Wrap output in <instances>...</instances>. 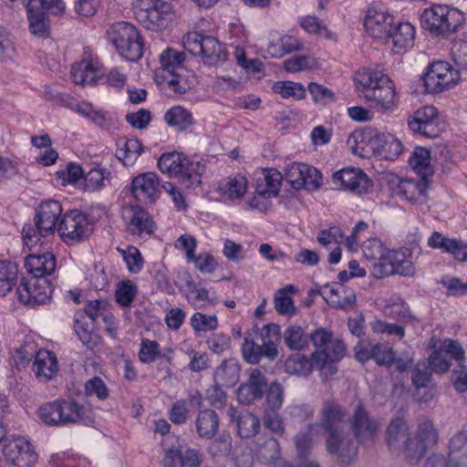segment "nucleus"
Returning a JSON list of instances; mask_svg holds the SVG:
<instances>
[{"mask_svg": "<svg viewBox=\"0 0 467 467\" xmlns=\"http://www.w3.org/2000/svg\"><path fill=\"white\" fill-rule=\"evenodd\" d=\"M355 82L364 99L372 103L380 112L393 110L397 107L398 97L394 83L379 66H369L358 70Z\"/></svg>", "mask_w": 467, "mask_h": 467, "instance_id": "nucleus-1", "label": "nucleus"}, {"mask_svg": "<svg viewBox=\"0 0 467 467\" xmlns=\"http://www.w3.org/2000/svg\"><path fill=\"white\" fill-rule=\"evenodd\" d=\"M39 419L48 426H64L70 423L88 425L93 421L89 410L75 400H54L38 409Z\"/></svg>", "mask_w": 467, "mask_h": 467, "instance_id": "nucleus-2", "label": "nucleus"}, {"mask_svg": "<svg viewBox=\"0 0 467 467\" xmlns=\"http://www.w3.org/2000/svg\"><path fill=\"white\" fill-rule=\"evenodd\" d=\"M311 340L317 350L313 353L314 363L317 369L327 371L329 375L337 372L335 363L346 355V346L342 340L334 338L333 335L324 328L317 329L311 334Z\"/></svg>", "mask_w": 467, "mask_h": 467, "instance_id": "nucleus-3", "label": "nucleus"}, {"mask_svg": "<svg viewBox=\"0 0 467 467\" xmlns=\"http://www.w3.org/2000/svg\"><path fill=\"white\" fill-rule=\"evenodd\" d=\"M62 211V206L58 201L47 200L42 202L36 209L35 227L26 225L23 228L22 234L25 244L28 247H32L40 241V237L53 234Z\"/></svg>", "mask_w": 467, "mask_h": 467, "instance_id": "nucleus-4", "label": "nucleus"}, {"mask_svg": "<svg viewBox=\"0 0 467 467\" xmlns=\"http://www.w3.org/2000/svg\"><path fill=\"white\" fill-rule=\"evenodd\" d=\"M107 37L118 53L129 61L139 60L143 54V43L137 28L129 22H116L107 29Z\"/></svg>", "mask_w": 467, "mask_h": 467, "instance_id": "nucleus-5", "label": "nucleus"}, {"mask_svg": "<svg viewBox=\"0 0 467 467\" xmlns=\"http://www.w3.org/2000/svg\"><path fill=\"white\" fill-rule=\"evenodd\" d=\"M158 167L162 173L179 178L187 187L201 183L202 166L177 151L163 153L159 158Z\"/></svg>", "mask_w": 467, "mask_h": 467, "instance_id": "nucleus-6", "label": "nucleus"}, {"mask_svg": "<svg viewBox=\"0 0 467 467\" xmlns=\"http://www.w3.org/2000/svg\"><path fill=\"white\" fill-rule=\"evenodd\" d=\"M463 20L464 16L460 10L446 5H433L420 15L422 28L435 36L456 31Z\"/></svg>", "mask_w": 467, "mask_h": 467, "instance_id": "nucleus-7", "label": "nucleus"}, {"mask_svg": "<svg viewBox=\"0 0 467 467\" xmlns=\"http://www.w3.org/2000/svg\"><path fill=\"white\" fill-rule=\"evenodd\" d=\"M386 441L390 451H402L410 464H417L424 456V446L415 443L407 422L401 418L392 420L386 431Z\"/></svg>", "mask_w": 467, "mask_h": 467, "instance_id": "nucleus-8", "label": "nucleus"}, {"mask_svg": "<svg viewBox=\"0 0 467 467\" xmlns=\"http://www.w3.org/2000/svg\"><path fill=\"white\" fill-rule=\"evenodd\" d=\"M134 14L140 24L149 30L157 31L168 26L173 9L165 0H137Z\"/></svg>", "mask_w": 467, "mask_h": 467, "instance_id": "nucleus-9", "label": "nucleus"}, {"mask_svg": "<svg viewBox=\"0 0 467 467\" xmlns=\"http://www.w3.org/2000/svg\"><path fill=\"white\" fill-rule=\"evenodd\" d=\"M183 46L191 54L201 56L205 64L217 66L226 60V52L213 36L190 33L183 38Z\"/></svg>", "mask_w": 467, "mask_h": 467, "instance_id": "nucleus-10", "label": "nucleus"}, {"mask_svg": "<svg viewBox=\"0 0 467 467\" xmlns=\"http://www.w3.org/2000/svg\"><path fill=\"white\" fill-rule=\"evenodd\" d=\"M460 79L459 71L446 61L433 62L423 77L426 91L431 94L443 92L455 86Z\"/></svg>", "mask_w": 467, "mask_h": 467, "instance_id": "nucleus-11", "label": "nucleus"}, {"mask_svg": "<svg viewBox=\"0 0 467 467\" xmlns=\"http://www.w3.org/2000/svg\"><path fill=\"white\" fill-rule=\"evenodd\" d=\"M332 184L337 190L360 196L373 187L372 181L359 168L347 167L332 174Z\"/></svg>", "mask_w": 467, "mask_h": 467, "instance_id": "nucleus-12", "label": "nucleus"}, {"mask_svg": "<svg viewBox=\"0 0 467 467\" xmlns=\"http://www.w3.org/2000/svg\"><path fill=\"white\" fill-rule=\"evenodd\" d=\"M285 179L296 190L316 191L323 184L321 172L315 167L302 162L287 165Z\"/></svg>", "mask_w": 467, "mask_h": 467, "instance_id": "nucleus-13", "label": "nucleus"}, {"mask_svg": "<svg viewBox=\"0 0 467 467\" xmlns=\"http://www.w3.org/2000/svg\"><path fill=\"white\" fill-rule=\"evenodd\" d=\"M57 232L67 244L78 242L88 236L90 232L88 219L82 212L70 210L62 215Z\"/></svg>", "mask_w": 467, "mask_h": 467, "instance_id": "nucleus-14", "label": "nucleus"}, {"mask_svg": "<svg viewBox=\"0 0 467 467\" xmlns=\"http://www.w3.org/2000/svg\"><path fill=\"white\" fill-rule=\"evenodd\" d=\"M3 454L10 467H31L37 461L31 443L20 436L5 442Z\"/></svg>", "mask_w": 467, "mask_h": 467, "instance_id": "nucleus-15", "label": "nucleus"}, {"mask_svg": "<svg viewBox=\"0 0 467 467\" xmlns=\"http://www.w3.org/2000/svg\"><path fill=\"white\" fill-rule=\"evenodd\" d=\"M418 250V254H420V247L418 244H415L412 248L402 247L398 250L389 251L384 258L383 262L379 264L380 266L387 267L389 269L384 271V275L399 274L405 276H411L415 273V267L411 260L413 251Z\"/></svg>", "mask_w": 467, "mask_h": 467, "instance_id": "nucleus-16", "label": "nucleus"}, {"mask_svg": "<svg viewBox=\"0 0 467 467\" xmlns=\"http://www.w3.org/2000/svg\"><path fill=\"white\" fill-rule=\"evenodd\" d=\"M408 124L412 131L427 138H436L442 130L437 109L429 105L417 109Z\"/></svg>", "mask_w": 467, "mask_h": 467, "instance_id": "nucleus-17", "label": "nucleus"}, {"mask_svg": "<svg viewBox=\"0 0 467 467\" xmlns=\"http://www.w3.org/2000/svg\"><path fill=\"white\" fill-rule=\"evenodd\" d=\"M52 292L51 284L46 278H32L16 290L19 301L32 306L49 302Z\"/></svg>", "mask_w": 467, "mask_h": 467, "instance_id": "nucleus-18", "label": "nucleus"}, {"mask_svg": "<svg viewBox=\"0 0 467 467\" xmlns=\"http://www.w3.org/2000/svg\"><path fill=\"white\" fill-rule=\"evenodd\" d=\"M121 217L127 231L132 235H150L154 231V223L149 213L138 205H127L121 210Z\"/></svg>", "mask_w": 467, "mask_h": 467, "instance_id": "nucleus-19", "label": "nucleus"}, {"mask_svg": "<svg viewBox=\"0 0 467 467\" xmlns=\"http://www.w3.org/2000/svg\"><path fill=\"white\" fill-rule=\"evenodd\" d=\"M326 448L328 453L337 455L342 465L349 464L356 459L358 446L348 432L344 430L327 436Z\"/></svg>", "mask_w": 467, "mask_h": 467, "instance_id": "nucleus-20", "label": "nucleus"}, {"mask_svg": "<svg viewBox=\"0 0 467 467\" xmlns=\"http://www.w3.org/2000/svg\"><path fill=\"white\" fill-rule=\"evenodd\" d=\"M394 26V17L387 10L369 7L364 18V27L368 35L378 39H389Z\"/></svg>", "mask_w": 467, "mask_h": 467, "instance_id": "nucleus-21", "label": "nucleus"}, {"mask_svg": "<svg viewBox=\"0 0 467 467\" xmlns=\"http://www.w3.org/2000/svg\"><path fill=\"white\" fill-rule=\"evenodd\" d=\"M350 423L355 437L361 443L372 441L379 428L378 420L369 415L361 403L356 407Z\"/></svg>", "mask_w": 467, "mask_h": 467, "instance_id": "nucleus-22", "label": "nucleus"}, {"mask_svg": "<svg viewBox=\"0 0 467 467\" xmlns=\"http://www.w3.org/2000/svg\"><path fill=\"white\" fill-rule=\"evenodd\" d=\"M347 417L346 410L336 400L330 399L323 402L320 410V429L327 436L343 431L341 424Z\"/></svg>", "mask_w": 467, "mask_h": 467, "instance_id": "nucleus-23", "label": "nucleus"}, {"mask_svg": "<svg viewBox=\"0 0 467 467\" xmlns=\"http://www.w3.org/2000/svg\"><path fill=\"white\" fill-rule=\"evenodd\" d=\"M159 177L154 172L136 176L131 183L133 196L142 202H154L160 194Z\"/></svg>", "mask_w": 467, "mask_h": 467, "instance_id": "nucleus-24", "label": "nucleus"}, {"mask_svg": "<svg viewBox=\"0 0 467 467\" xmlns=\"http://www.w3.org/2000/svg\"><path fill=\"white\" fill-rule=\"evenodd\" d=\"M102 74L101 64L91 56L75 63L70 71L73 82L78 85L94 84Z\"/></svg>", "mask_w": 467, "mask_h": 467, "instance_id": "nucleus-25", "label": "nucleus"}, {"mask_svg": "<svg viewBox=\"0 0 467 467\" xmlns=\"http://www.w3.org/2000/svg\"><path fill=\"white\" fill-rule=\"evenodd\" d=\"M266 386L265 375L259 369H254L248 380L243 383L237 390V399L242 404H250L261 399Z\"/></svg>", "mask_w": 467, "mask_h": 467, "instance_id": "nucleus-26", "label": "nucleus"}, {"mask_svg": "<svg viewBox=\"0 0 467 467\" xmlns=\"http://www.w3.org/2000/svg\"><path fill=\"white\" fill-rule=\"evenodd\" d=\"M370 149L386 160H394L402 152V143L390 133L377 134L369 139Z\"/></svg>", "mask_w": 467, "mask_h": 467, "instance_id": "nucleus-27", "label": "nucleus"}, {"mask_svg": "<svg viewBox=\"0 0 467 467\" xmlns=\"http://www.w3.org/2000/svg\"><path fill=\"white\" fill-rule=\"evenodd\" d=\"M56 265V257L51 252L32 254L25 260V267L32 275V278H46L55 272Z\"/></svg>", "mask_w": 467, "mask_h": 467, "instance_id": "nucleus-28", "label": "nucleus"}, {"mask_svg": "<svg viewBox=\"0 0 467 467\" xmlns=\"http://www.w3.org/2000/svg\"><path fill=\"white\" fill-rule=\"evenodd\" d=\"M392 191L397 195L410 202H417L424 197L427 190V180L416 182L410 179L396 178L391 182Z\"/></svg>", "mask_w": 467, "mask_h": 467, "instance_id": "nucleus-29", "label": "nucleus"}, {"mask_svg": "<svg viewBox=\"0 0 467 467\" xmlns=\"http://www.w3.org/2000/svg\"><path fill=\"white\" fill-rule=\"evenodd\" d=\"M254 452L259 462L264 464L271 465L280 461V445L276 439L262 435L254 441Z\"/></svg>", "mask_w": 467, "mask_h": 467, "instance_id": "nucleus-30", "label": "nucleus"}, {"mask_svg": "<svg viewBox=\"0 0 467 467\" xmlns=\"http://www.w3.org/2000/svg\"><path fill=\"white\" fill-rule=\"evenodd\" d=\"M33 370L39 380L44 382L50 380L57 372L56 355L46 349L38 350L35 355Z\"/></svg>", "mask_w": 467, "mask_h": 467, "instance_id": "nucleus-31", "label": "nucleus"}, {"mask_svg": "<svg viewBox=\"0 0 467 467\" xmlns=\"http://www.w3.org/2000/svg\"><path fill=\"white\" fill-rule=\"evenodd\" d=\"M410 166L422 180H427L434 174L431 162V152L425 147H416L409 159Z\"/></svg>", "mask_w": 467, "mask_h": 467, "instance_id": "nucleus-32", "label": "nucleus"}, {"mask_svg": "<svg viewBox=\"0 0 467 467\" xmlns=\"http://www.w3.org/2000/svg\"><path fill=\"white\" fill-rule=\"evenodd\" d=\"M448 467L467 466V433L460 432L450 441Z\"/></svg>", "mask_w": 467, "mask_h": 467, "instance_id": "nucleus-33", "label": "nucleus"}, {"mask_svg": "<svg viewBox=\"0 0 467 467\" xmlns=\"http://www.w3.org/2000/svg\"><path fill=\"white\" fill-rule=\"evenodd\" d=\"M247 179L243 175L228 177L218 184L221 195L229 201L241 199L247 191Z\"/></svg>", "mask_w": 467, "mask_h": 467, "instance_id": "nucleus-34", "label": "nucleus"}, {"mask_svg": "<svg viewBox=\"0 0 467 467\" xmlns=\"http://www.w3.org/2000/svg\"><path fill=\"white\" fill-rule=\"evenodd\" d=\"M185 57L182 52H179L172 48L165 49L160 55L161 67L157 69L156 77L170 76V74H177L183 69L182 64Z\"/></svg>", "mask_w": 467, "mask_h": 467, "instance_id": "nucleus-35", "label": "nucleus"}, {"mask_svg": "<svg viewBox=\"0 0 467 467\" xmlns=\"http://www.w3.org/2000/svg\"><path fill=\"white\" fill-rule=\"evenodd\" d=\"M389 38L397 52H401L414 44L415 27L409 22L394 24Z\"/></svg>", "mask_w": 467, "mask_h": 467, "instance_id": "nucleus-36", "label": "nucleus"}, {"mask_svg": "<svg viewBox=\"0 0 467 467\" xmlns=\"http://www.w3.org/2000/svg\"><path fill=\"white\" fill-rule=\"evenodd\" d=\"M219 429V417L213 410H201L196 418V431L200 437L212 439Z\"/></svg>", "mask_w": 467, "mask_h": 467, "instance_id": "nucleus-37", "label": "nucleus"}, {"mask_svg": "<svg viewBox=\"0 0 467 467\" xmlns=\"http://www.w3.org/2000/svg\"><path fill=\"white\" fill-rule=\"evenodd\" d=\"M240 367L234 360H224L214 372V382L217 386L229 388L239 379Z\"/></svg>", "mask_w": 467, "mask_h": 467, "instance_id": "nucleus-38", "label": "nucleus"}, {"mask_svg": "<svg viewBox=\"0 0 467 467\" xmlns=\"http://www.w3.org/2000/svg\"><path fill=\"white\" fill-rule=\"evenodd\" d=\"M262 343L265 346V357L274 360L277 355V344L281 339L280 327L275 324H267L261 331Z\"/></svg>", "mask_w": 467, "mask_h": 467, "instance_id": "nucleus-39", "label": "nucleus"}, {"mask_svg": "<svg viewBox=\"0 0 467 467\" xmlns=\"http://www.w3.org/2000/svg\"><path fill=\"white\" fill-rule=\"evenodd\" d=\"M283 176L275 169H268L263 172V177L256 181V191L272 197L278 194Z\"/></svg>", "mask_w": 467, "mask_h": 467, "instance_id": "nucleus-40", "label": "nucleus"}, {"mask_svg": "<svg viewBox=\"0 0 467 467\" xmlns=\"http://www.w3.org/2000/svg\"><path fill=\"white\" fill-rule=\"evenodd\" d=\"M285 371L290 374L306 376L312 369H317V365L314 363V355L308 359L306 356L296 353L291 355L285 362Z\"/></svg>", "mask_w": 467, "mask_h": 467, "instance_id": "nucleus-41", "label": "nucleus"}, {"mask_svg": "<svg viewBox=\"0 0 467 467\" xmlns=\"http://www.w3.org/2000/svg\"><path fill=\"white\" fill-rule=\"evenodd\" d=\"M164 119L169 126L174 127L178 130L187 129L193 122L192 112L182 106H174L168 109Z\"/></svg>", "mask_w": 467, "mask_h": 467, "instance_id": "nucleus-42", "label": "nucleus"}, {"mask_svg": "<svg viewBox=\"0 0 467 467\" xmlns=\"http://www.w3.org/2000/svg\"><path fill=\"white\" fill-rule=\"evenodd\" d=\"M17 280V266L8 260H0V296L9 293Z\"/></svg>", "mask_w": 467, "mask_h": 467, "instance_id": "nucleus-43", "label": "nucleus"}, {"mask_svg": "<svg viewBox=\"0 0 467 467\" xmlns=\"http://www.w3.org/2000/svg\"><path fill=\"white\" fill-rule=\"evenodd\" d=\"M237 432L243 439L255 436L260 429L259 419L249 411L241 412L236 420Z\"/></svg>", "mask_w": 467, "mask_h": 467, "instance_id": "nucleus-44", "label": "nucleus"}, {"mask_svg": "<svg viewBox=\"0 0 467 467\" xmlns=\"http://www.w3.org/2000/svg\"><path fill=\"white\" fill-rule=\"evenodd\" d=\"M141 152L142 145L140 141L138 139H129L125 141L122 148L117 150L116 156L124 165L131 166L135 163Z\"/></svg>", "mask_w": 467, "mask_h": 467, "instance_id": "nucleus-45", "label": "nucleus"}, {"mask_svg": "<svg viewBox=\"0 0 467 467\" xmlns=\"http://www.w3.org/2000/svg\"><path fill=\"white\" fill-rule=\"evenodd\" d=\"M283 337L287 348L293 350L303 349L308 344V336L300 326L288 327L285 330Z\"/></svg>", "mask_w": 467, "mask_h": 467, "instance_id": "nucleus-46", "label": "nucleus"}, {"mask_svg": "<svg viewBox=\"0 0 467 467\" xmlns=\"http://www.w3.org/2000/svg\"><path fill=\"white\" fill-rule=\"evenodd\" d=\"M322 430L317 423H312L304 431H301L295 438L296 446L301 454L306 452L315 440L319 438Z\"/></svg>", "mask_w": 467, "mask_h": 467, "instance_id": "nucleus-47", "label": "nucleus"}, {"mask_svg": "<svg viewBox=\"0 0 467 467\" xmlns=\"http://www.w3.org/2000/svg\"><path fill=\"white\" fill-rule=\"evenodd\" d=\"M296 291L292 285H286L280 289L275 296V310L281 315L292 316L296 312L293 299L287 296L288 293Z\"/></svg>", "mask_w": 467, "mask_h": 467, "instance_id": "nucleus-48", "label": "nucleus"}, {"mask_svg": "<svg viewBox=\"0 0 467 467\" xmlns=\"http://www.w3.org/2000/svg\"><path fill=\"white\" fill-rule=\"evenodd\" d=\"M414 443H421L424 446V454L429 445L434 444L437 441L438 435L433 424L429 420H423L418 427L417 434L412 437Z\"/></svg>", "mask_w": 467, "mask_h": 467, "instance_id": "nucleus-49", "label": "nucleus"}, {"mask_svg": "<svg viewBox=\"0 0 467 467\" xmlns=\"http://www.w3.org/2000/svg\"><path fill=\"white\" fill-rule=\"evenodd\" d=\"M273 90L285 99L293 98L295 99H301L305 98L306 95L304 86L293 81H277L273 85Z\"/></svg>", "mask_w": 467, "mask_h": 467, "instance_id": "nucleus-50", "label": "nucleus"}, {"mask_svg": "<svg viewBox=\"0 0 467 467\" xmlns=\"http://www.w3.org/2000/svg\"><path fill=\"white\" fill-rule=\"evenodd\" d=\"M117 251L121 254L127 265L128 270L132 274H138L143 267V258L140 252L135 246L130 245L127 248L118 247Z\"/></svg>", "mask_w": 467, "mask_h": 467, "instance_id": "nucleus-51", "label": "nucleus"}, {"mask_svg": "<svg viewBox=\"0 0 467 467\" xmlns=\"http://www.w3.org/2000/svg\"><path fill=\"white\" fill-rule=\"evenodd\" d=\"M109 172L103 168H94L88 171L84 177V189L88 192H96L102 189Z\"/></svg>", "mask_w": 467, "mask_h": 467, "instance_id": "nucleus-52", "label": "nucleus"}, {"mask_svg": "<svg viewBox=\"0 0 467 467\" xmlns=\"http://www.w3.org/2000/svg\"><path fill=\"white\" fill-rule=\"evenodd\" d=\"M136 295L137 286L130 280L119 283L115 291L116 301L121 306H130Z\"/></svg>", "mask_w": 467, "mask_h": 467, "instance_id": "nucleus-53", "label": "nucleus"}, {"mask_svg": "<svg viewBox=\"0 0 467 467\" xmlns=\"http://www.w3.org/2000/svg\"><path fill=\"white\" fill-rule=\"evenodd\" d=\"M346 143L352 153L357 156L367 157L369 153V150L367 149L368 147L370 148L369 141L367 142L365 134L359 130L351 132Z\"/></svg>", "mask_w": 467, "mask_h": 467, "instance_id": "nucleus-54", "label": "nucleus"}, {"mask_svg": "<svg viewBox=\"0 0 467 467\" xmlns=\"http://www.w3.org/2000/svg\"><path fill=\"white\" fill-rule=\"evenodd\" d=\"M161 357L160 345L157 341L142 338L139 351V359L144 364L155 362Z\"/></svg>", "mask_w": 467, "mask_h": 467, "instance_id": "nucleus-55", "label": "nucleus"}, {"mask_svg": "<svg viewBox=\"0 0 467 467\" xmlns=\"http://www.w3.org/2000/svg\"><path fill=\"white\" fill-rule=\"evenodd\" d=\"M384 314L389 318L397 319L403 323H410L415 319L410 314L408 306L402 301L387 305L384 308Z\"/></svg>", "mask_w": 467, "mask_h": 467, "instance_id": "nucleus-56", "label": "nucleus"}, {"mask_svg": "<svg viewBox=\"0 0 467 467\" xmlns=\"http://www.w3.org/2000/svg\"><path fill=\"white\" fill-rule=\"evenodd\" d=\"M191 326L196 332L213 331L218 327V319L215 315L208 316L197 312L191 317Z\"/></svg>", "mask_w": 467, "mask_h": 467, "instance_id": "nucleus-57", "label": "nucleus"}, {"mask_svg": "<svg viewBox=\"0 0 467 467\" xmlns=\"http://www.w3.org/2000/svg\"><path fill=\"white\" fill-rule=\"evenodd\" d=\"M66 8L62 0H28L27 10L29 11H48L54 15H59Z\"/></svg>", "mask_w": 467, "mask_h": 467, "instance_id": "nucleus-58", "label": "nucleus"}, {"mask_svg": "<svg viewBox=\"0 0 467 467\" xmlns=\"http://www.w3.org/2000/svg\"><path fill=\"white\" fill-rule=\"evenodd\" d=\"M28 21L30 32L38 36H47L48 32V26L46 21V17L43 12L40 11H29Z\"/></svg>", "mask_w": 467, "mask_h": 467, "instance_id": "nucleus-59", "label": "nucleus"}, {"mask_svg": "<svg viewBox=\"0 0 467 467\" xmlns=\"http://www.w3.org/2000/svg\"><path fill=\"white\" fill-rule=\"evenodd\" d=\"M243 356L246 361L252 364L259 362L261 358L265 357V346L263 343L257 345L249 338H245L242 346Z\"/></svg>", "mask_w": 467, "mask_h": 467, "instance_id": "nucleus-60", "label": "nucleus"}, {"mask_svg": "<svg viewBox=\"0 0 467 467\" xmlns=\"http://www.w3.org/2000/svg\"><path fill=\"white\" fill-rule=\"evenodd\" d=\"M264 426L278 436L285 433V424L281 416L275 410H265L263 417Z\"/></svg>", "mask_w": 467, "mask_h": 467, "instance_id": "nucleus-61", "label": "nucleus"}, {"mask_svg": "<svg viewBox=\"0 0 467 467\" xmlns=\"http://www.w3.org/2000/svg\"><path fill=\"white\" fill-rule=\"evenodd\" d=\"M331 296H337V299L334 303L339 308L351 307L356 302V295L353 291H347L343 285H337L329 288Z\"/></svg>", "mask_w": 467, "mask_h": 467, "instance_id": "nucleus-62", "label": "nucleus"}, {"mask_svg": "<svg viewBox=\"0 0 467 467\" xmlns=\"http://www.w3.org/2000/svg\"><path fill=\"white\" fill-rule=\"evenodd\" d=\"M372 359L378 365L390 367L395 360V352L392 348L381 343H375Z\"/></svg>", "mask_w": 467, "mask_h": 467, "instance_id": "nucleus-63", "label": "nucleus"}, {"mask_svg": "<svg viewBox=\"0 0 467 467\" xmlns=\"http://www.w3.org/2000/svg\"><path fill=\"white\" fill-rule=\"evenodd\" d=\"M362 251L364 256L368 260L379 259L380 263L383 262L384 249L383 245L378 238H370L365 241L362 244Z\"/></svg>", "mask_w": 467, "mask_h": 467, "instance_id": "nucleus-64", "label": "nucleus"}]
</instances>
